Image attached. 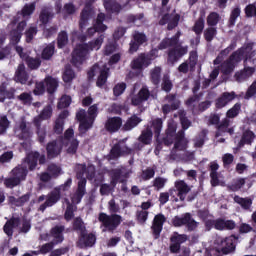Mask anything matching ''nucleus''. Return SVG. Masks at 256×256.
<instances>
[{"mask_svg":"<svg viewBox=\"0 0 256 256\" xmlns=\"http://www.w3.org/2000/svg\"><path fill=\"white\" fill-rule=\"evenodd\" d=\"M244 60V69L235 74V79L238 83H243V81H247L250 77H253L256 69L253 66H249V63L255 64V51H253V44H248L246 47L241 48L236 51L230 58L221 65V71L225 75L231 73L235 69V64L239 63L241 59Z\"/></svg>","mask_w":256,"mask_h":256,"instance_id":"obj_1","label":"nucleus"},{"mask_svg":"<svg viewBox=\"0 0 256 256\" xmlns=\"http://www.w3.org/2000/svg\"><path fill=\"white\" fill-rule=\"evenodd\" d=\"M177 123L173 119L168 121V128L166 130V138L164 139V143L166 145H171L173 141L174 148L170 153V159L173 161H179L182 159L183 161H191L193 159V153H190L189 156H185V149H187V138H185V132L180 131L177 134Z\"/></svg>","mask_w":256,"mask_h":256,"instance_id":"obj_2","label":"nucleus"},{"mask_svg":"<svg viewBox=\"0 0 256 256\" xmlns=\"http://www.w3.org/2000/svg\"><path fill=\"white\" fill-rule=\"evenodd\" d=\"M65 147L67 153L74 155L77 153V149L79 147V140L75 138V131L69 128L64 133V138L51 142L47 145V153L49 159H53V157H57L61 153V149Z\"/></svg>","mask_w":256,"mask_h":256,"instance_id":"obj_3","label":"nucleus"},{"mask_svg":"<svg viewBox=\"0 0 256 256\" xmlns=\"http://www.w3.org/2000/svg\"><path fill=\"white\" fill-rule=\"evenodd\" d=\"M105 36L100 35L95 40H92L88 44H79L75 47L72 53V63L75 67H79L85 63L87 57H89V53L91 51H99L101 49V45H103V41Z\"/></svg>","mask_w":256,"mask_h":256,"instance_id":"obj_4","label":"nucleus"},{"mask_svg":"<svg viewBox=\"0 0 256 256\" xmlns=\"http://www.w3.org/2000/svg\"><path fill=\"white\" fill-rule=\"evenodd\" d=\"M35 12V3L26 4L23 8L21 13H18L13 20V25H17V29L13 30L10 34V41L13 45L19 43L21 41V35L27 27V22L25 19H29L31 15Z\"/></svg>","mask_w":256,"mask_h":256,"instance_id":"obj_5","label":"nucleus"},{"mask_svg":"<svg viewBox=\"0 0 256 256\" xmlns=\"http://www.w3.org/2000/svg\"><path fill=\"white\" fill-rule=\"evenodd\" d=\"M87 173L88 179H93V175H95V166L90 165L88 168H85V165L79 164L76 166V175L78 181V189L76 193L72 196V203L77 205L81 203V199H83V195H85V185H87V180L83 178V175Z\"/></svg>","mask_w":256,"mask_h":256,"instance_id":"obj_6","label":"nucleus"},{"mask_svg":"<svg viewBox=\"0 0 256 256\" xmlns=\"http://www.w3.org/2000/svg\"><path fill=\"white\" fill-rule=\"evenodd\" d=\"M98 113H99V107L97 106V104H94L89 107L88 115L84 109H81L77 112L76 118L80 122V126H79L80 133H87L88 129H91V127H93V123L97 118Z\"/></svg>","mask_w":256,"mask_h":256,"instance_id":"obj_7","label":"nucleus"},{"mask_svg":"<svg viewBox=\"0 0 256 256\" xmlns=\"http://www.w3.org/2000/svg\"><path fill=\"white\" fill-rule=\"evenodd\" d=\"M179 37H181V32H178L172 39H165L159 45V49H167V47H174L168 54V61L170 63H175L179 57H183L187 53V47H181L177 45L179 43Z\"/></svg>","mask_w":256,"mask_h":256,"instance_id":"obj_8","label":"nucleus"},{"mask_svg":"<svg viewBox=\"0 0 256 256\" xmlns=\"http://www.w3.org/2000/svg\"><path fill=\"white\" fill-rule=\"evenodd\" d=\"M63 231H65L63 226H56L52 229L50 236L47 234L46 236H43V234L40 235V239L51 242L42 245L39 249V253H41V255H47V253H49L55 247V245H58V243H63Z\"/></svg>","mask_w":256,"mask_h":256,"instance_id":"obj_9","label":"nucleus"},{"mask_svg":"<svg viewBox=\"0 0 256 256\" xmlns=\"http://www.w3.org/2000/svg\"><path fill=\"white\" fill-rule=\"evenodd\" d=\"M93 77H98L96 82L97 87H103L109 77L107 64L103 62L95 64L88 72V78L93 79Z\"/></svg>","mask_w":256,"mask_h":256,"instance_id":"obj_10","label":"nucleus"},{"mask_svg":"<svg viewBox=\"0 0 256 256\" xmlns=\"http://www.w3.org/2000/svg\"><path fill=\"white\" fill-rule=\"evenodd\" d=\"M71 183H73V180L69 178L62 186L59 187L58 190H54L48 194L45 203L39 208L40 211H45L47 207H53V205H55V203L61 199V193H63V191H68V189L71 187Z\"/></svg>","mask_w":256,"mask_h":256,"instance_id":"obj_11","label":"nucleus"},{"mask_svg":"<svg viewBox=\"0 0 256 256\" xmlns=\"http://www.w3.org/2000/svg\"><path fill=\"white\" fill-rule=\"evenodd\" d=\"M25 177H27V168L18 166L11 171V177L4 180V185L8 189H13V187H17L21 181H25Z\"/></svg>","mask_w":256,"mask_h":256,"instance_id":"obj_12","label":"nucleus"},{"mask_svg":"<svg viewBox=\"0 0 256 256\" xmlns=\"http://www.w3.org/2000/svg\"><path fill=\"white\" fill-rule=\"evenodd\" d=\"M99 221L108 231H115V229H117L121 224L122 219L121 216L117 214L109 216L105 213H100Z\"/></svg>","mask_w":256,"mask_h":256,"instance_id":"obj_13","label":"nucleus"},{"mask_svg":"<svg viewBox=\"0 0 256 256\" xmlns=\"http://www.w3.org/2000/svg\"><path fill=\"white\" fill-rule=\"evenodd\" d=\"M157 49H154L150 52L149 55L141 54L137 59L132 62V69H145L151 65V61L157 56Z\"/></svg>","mask_w":256,"mask_h":256,"instance_id":"obj_14","label":"nucleus"},{"mask_svg":"<svg viewBox=\"0 0 256 256\" xmlns=\"http://www.w3.org/2000/svg\"><path fill=\"white\" fill-rule=\"evenodd\" d=\"M15 135L18 139L29 141V139L33 137V130H31V127L27 126V122H25V120H21L16 123Z\"/></svg>","mask_w":256,"mask_h":256,"instance_id":"obj_15","label":"nucleus"},{"mask_svg":"<svg viewBox=\"0 0 256 256\" xmlns=\"http://www.w3.org/2000/svg\"><path fill=\"white\" fill-rule=\"evenodd\" d=\"M149 97H151L149 88H147L146 86H143L137 94H132L130 96V99H131L132 105L137 107L139 105H143V103H145V101H147Z\"/></svg>","mask_w":256,"mask_h":256,"instance_id":"obj_16","label":"nucleus"},{"mask_svg":"<svg viewBox=\"0 0 256 256\" xmlns=\"http://www.w3.org/2000/svg\"><path fill=\"white\" fill-rule=\"evenodd\" d=\"M216 243L220 246L222 253L225 255L235 251V236H229L225 239L219 237L217 238Z\"/></svg>","mask_w":256,"mask_h":256,"instance_id":"obj_17","label":"nucleus"},{"mask_svg":"<svg viewBox=\"0 0 256 256\" xmlns=\"http://www.w3.org/2000/svg\"><path fill=\"white\" fill-rule=\"evenodd\" d=\"M37 161H39L40 165H43V163H45V155H40L37 152H31L27 155L23 165L24 167L28 165L30 171H33V169L37 167Z\"/></svg>","mask_w":256,"mask_h":256,"instance_id":"obj_18","label":"nucleus"},{"mask_svg":"<svg viewBox=\"0 0 256 256\" xmlns=\"http://www.w3.org/2000/svg\"><path fill=\"white\" fill-rule=\"evenodd\" d=\"M211 225H214L215 229H217L218 231H223L225 229L232 230L236 226L235 221L223 220V219H218V220H215L214 222L212 221L206 222V227L208 230L211 229Z\"/></svg>","mask_w":256,"mask_h":256,"instance_id":"obj_19","label":"nucleus"},{"mask_svg":"<svg viewBox=\"0 0 256 256\" xmlns=\"http://www.w3.org/2000/svg\"><path fill=\"white\" fill-rule=\"evenodd\" d=\"M103 21H105V14H98L93 27L88 29V35L90 37H93L97 32L103 33V31H107V25L103 24Z\"/></svg>","mask_w":256,"mask_h":256,"instance_id":"obj_20","label":"nucleus"},{"mask_svg":"<svg viewBox=\"0 0 256 256\" xmlns=\"http://www.w3.org/2000/svg\"><path fill=\"white\" fill-rule=\"evenodd\" d=\"M125 153H131V150L125 145V140H122L111 149L110 157L111 159H117V157H121Z\"/></svg>","mask_w":256,"mask_h":256,"instance_id":"obj_21","label":"nucleus"},{"mask_svg":"<svg viewBox=\"0 0 256 256\" xmlns=\"http://www.w3.org/2000/svg\"><path fill=\"white\" fill-rule=\"evenodd\" d=\"M16 51L18 55H20L21 59L27 61L30 69H37L41 65V60L39 58H29L27 54L23 53V48L21 46H16Z\"/></svg>","mask_w":256,"mask_h":256,"instance_id":"obj_22","label":"nucleus"},{"mask_svg":"<svg viewBox=\"0 0 256 256\" xmlns=\"http://www.w3.org/2000/svg\"><path fill=\"white\" fill-rule=\"evenodd\" d=\"M163 223H165V216L163 214H158L154 217L152 231L155 235V239H157L161 231H163Z\"/></svg>","mask_w":256,"mask_h":256,"instance_id":"obj_23","label":"nucleus"},{"mask_svg":"<svg viewBox=\"0 0 256 256\" xmlns=\"http://www.w3.org/2000/svg\"><path fill=\"white\" fill-rule=\"evenodd\" d=\"M166 101H168L169 104H164L162 106V111L164 115H167V113H171V111L179 109V100L175 99V95H168L166 97Z\"/></svg>","mask_w":256,"mask_h":256,"instance_id":"obj_24","label":"nucleus"},{"mask_svg":"<svg viewBox=\"0 0 256 256\" xmlns=\"http://www.w3.org/2000/svg\"><path fill=\"white\" fill-rule=\"evenodd\" d=\"M237 95H235V92H225L216 100V107L217 109H223L228 103H231L233 99H235Z\"/></svg>","mask_w":256,"mask_h":256,"instance_id":"obj_25","label":"nucleus"},{"mask_svg":"<svg viewBox=\"0 0 256 256\" xmlns=\"http://www.w3.org/2000/svg\"><path fill=\"white\" fill-rule=\"evenodd\" d=\"M53 115V108L51 105H47L41 112L40 115L36 116L33 119V123L35 127H39L41 125V122L45 119H51V116Z\"/></svg>","mask_w":256,"mask_h":256,"instance_id":"obj_26","label":"nucleus"},{"mask_svg":"<svg viewBox=\"0 0 256 256\" xmlns=\"http://www.w3.org/2000/svg\"><path fill=\"white\" fill-rule=\"evenodd\" d=\"M133 38L134 42L130 43V53H135L139 49V45H143L147 41V36L139 32H135Z\"/></svg>","mask_w":256,"mask_h":256,"instance_id":"obj_27","label":"nucleus"},{"mask_svg":"<svg viewBox=\"0 0 256 256\" xmlns=\"http://www.w3.org/2000/svg\"><path fill=\"white\" fill-rule=\"evenodd\" d=\"M175 187L178 191V197L181 201L185 200V197L187 196V193L191 191V187L185 183L183 180H179L175 182Z\"/></svg>","mask_w":256,"mask_h":256,"instance_id":"obj_28","label":"nucleus"},{"mask_svg":"<svg viewBox=\"0 0 256 256\" xmlns=\"http://www.w3.org/2000/svg\"><path fill=\"white\" fill-rule=\"evenodd\" d=\"M166 23H168L169 30L175 29V27L179 23V15H177V14L165 15L160 20V25H166Z\"/></svg>","mask_w":256,"mask_h":256,"instance_id":"obj_29","label":"nucleus"},{"mask_svg":"<svg viewBox=\"0 0 256 256\" xmlns=\"http://www.w3.org/2000/svg\"><path fill=\"white\" fill-rule=\"evenodd\" d=\"M123 125V121L119 117L109 118L106 122V129L111 133H115V131H119Z\"/></svg>","mask_w":256,"mask_h":256,"instance_id":"obj_30","label":"nucleus"},{"mask_svg":"<svg viewBox=\"0 0 256 256\" xmlns=\"http://www.w3.org/2000/svg\"><path fill=\"white\" fill-rule=\"evenodd\" d=\"M95 235L93 234H83L78 242L79 247H93L95 245Z\"/></svg>","mask_w":256,"mask_h":256,"instance_id":"obj_31","label":"nucleus"},{"mask_svg":"<svg viewBox=\"0 0 256 256\" xmlns=\"http://www.w3.org/2000/svg\"><path fill=\"white\" fill-rule=\"evenodd\" d=\"M15 79L18 81V83H21L22 85H25L27 83V79H29V76L27 75V72H25V65L20 64L16 70Z\"/></svg>","mask_w":256,"mask_h":256,"instance_id":"obj_32","label":"nucleus"},{"mask_svg":"<svg viewBox=\"0 0 256 256\" xmlns=\"http://www.w3.org/2000/svg\"><path fill=\"white\" fill-rule=\"evenodd\" d=\"M229 123V118H226L222 121L216 133V139H219V137L223 136V133H229L230 135H233V128H229Z\"/></svg>","mask_w":256,"mask_h":256,"instance_id":"obj_33","label":"nucleus"},{"mask_svg":"<svg viewBox=\"0 0 256 256\" xmlns=\"http://www.w3.org/2000/svg\"><path fill=\"white\" fill-rule=\"evenodd\" d=\"M44 85L49 93H55L59 87V80L53 77H46L44 80Z\"/></svg>","mask_w":256,"mask_h":256,"instance_id":"obj_34","label":"nucleus"},{"mask_svg":"<svg viewBox=\"0 0 256 256\" xmlns=\"http://www.w3.org/2000/svg\"><path fill=\"white\" fill-rule=\"evenodd\" d=\"M153 139V131L151 128H147L146 130L142 131V134L139 136L138 140L143 145H150Z\"/></svg>","mask_w":256,"mask_h":256,"instance_id":"obj_35","label":"nucleus"},{"mask_svg":"<svg viewBox=\"0 0 256 256\" xmlns=\"http://www.w3.org/2000/svg\"><path fill=\"white\" fill-rule=\"evenodd\" d=\"M17 225H19V219L17 218L7 221L4 225V233H6L8 237H13V229H15Z\"/></svg>","mask_w":256,"mask_h":256,"instance_id":"obj_36","label":"nucleus"},{"mask_svg":"<svg viewBox=\"0 0 256 256\" xmlns=\"http://www.w3.org/2000/svg\"><path fill=\"white\" fill-rule=\"evenodd\" d=\"M104 7L106 11L111 13H119L121 11V5L115 2V0H104Z\"/></svg>","mask_w":256,"mask_h":256,"instance_id":"obj_37","label":"nucleus"},{"mask_svg":"<svg viewBox=\"0 0 256 256\" xmlns=\"http://www.w3.org/2000/svg\"><path fill=\"white\" fill-rule=\"evenodd\" d=\"M141 121V118L137 117L136 115L132 116L124 125L125 131H131V129H135V127H137Z\"/></svg>","mask_w":256,"mask_h":256,"instance_id":"obj_38","label":"nucleus"},{"mask_svg":"<svg viewBox=\"0 0 256 256\" xmlns=\"http://www.w3.org/2000/svg\"><path fill=\"white\" fill-rule=\"evenodd\" d=\"M152 129L156 139H159L161 131L163 130V120L161 118H156L152 121Z\"/></svg>","mask_w":256,"mask_h":256,"instance_id":"obj_39","label":"nucleus"},{"mask_svg":"<svg viewBox=\"0 0 256 256\" xmlns=\"http://www.w3.org/2000/svg\"><path fill=\"white\" fill-rule=\"evenodd\" d=\"M253 139H255V134H253L252 131H245L242 135L239 147H243V145H251V143H253Z\"/></svg>","mask_w":256,"mask_h":256,"instance_id":"obj_40","label":"nucleus"},{"mask_svg":"<svg viewBox=\"0 0 256 256\" xmlns=\"http://www.w3.org/2000/svg\"><path fill=\"white\" fill-rule=\"evenodd\" d=\"M27 201H29V194H26L18 199L13 196L9 197V203H11V205H15L16 207H21L25 205Z\"/></svg>","mask_w":256,"mask_h":256,"instance_id":"obj_41","label":"nucleus"},{"mask_svg":"<svg viewBox=\"0 0 256 256\" xmlns=\"http://www.w3.org/2000/svg\"><path fill=\"white\" fill-rule=\"evenodd\" d=\"M235 203H238V205L242 206V209H250L251 205H253V200L250 198H241L239 196L234 197Z\"/></svg>","mask_w":256,"mask_h":256,"instance_id":"obj_42","label":"nucleus"},{"mask_svg":"<svg viewBox=\"0 0 256 256\" xmlns=\"http://www.w3.org/2000/svg\"><path fill=\"white\" fill-rule=\"evenodd\" d=\"M62 79L64 83H71L75 79V72L71 69V66H66Z\"/></svg>","mask_w":256,"mask_h":256,"instance_id":"obj_43","label":"nucleus"},{"mask_svg":"<svg viewBox=\"0 0 256 256\" xmlns=\"http://www.w3.org/2000/svg\"><path fill=\"white\" fill-rule=\"evenodd\" d=\"M53 17V13H51V10L49 8H43L40 13V21L43 25H47L49 23V19Z\"/></svg>","mask_w":256,"mask_h":256,"instance_id":"obj_44","label":"nucleus"},{"mask_svg":"<svg viewBox=\"0 0 256 256\" xmlns=\"http://www.w3.org/2000/svg\"><path fill=\"white\" fill-rule=\"evenodd\" d=\"M89 6L86 5V8L82 11L81 19H80V29H84L87 27V22L89 21V17H91V11H88Z\"/></svg>","mask_w":256,"mask_h":256,"instance_id":"obj_45","label":"nucleus"},{"mask_svg":"<svg viewBox=\"0 0 256 256\" xmlns=\"http://www.w3.org/2000/svg\"><path fill=\"white\" fill-rule=\"evenodd\" d=\"M210 177L212 187H217L219 185H221L222 187L225 186V181L221 179V176H219L217 172H210Z\"/></svg>","mask_w":256,"mask_h":256,"instance_id":"obj_46","label":"nucleus"},{"mask_svg":"<svg viewBox=\"0 0 256 256\" xmlns=\"http://www.w3.org/2000/svg\"><path fill=\"white\" fill-rule=\"evenodd\" d=\"M189 221V213H186L184 217L175 216L172 219V223L174 227H181L182 225H187Z\"/></svg>","mask_w":256,"mask_h":256,"instance_id":"obj_47","label":"nucleus"},{"mask_svg":"<svg viewBox=\"0 0 256 256\" xmlns=\"http://www.w3.org/2000/svg\"><path fill=\"white\" fill-rule=\"evenodd\" d=\"M55 53V44H49L42 51V59H51Z\"/></svg>","mask_w":256,"mask_h":256,"instance_id":"obj_48","label":"nucleus"},{"mask_svg":"<svg viewBox=\"0 0 256 256\" xmlns=\"http://www.w3.org/2000/svg\"><path fill=\"white\" fill-rule=\"evenodd\" d=\"M203 29H205V19L200 17L194 24L193 31L196 35H201L203 33Z\"/></svg>","mask_w":256,"mask_h":256,"instance_id":"obj_49","label":"nucleus"},{"mask_svg":"<svg viewBox=\"0 0 256 256\" xmlns=\"http://www.w3.org/2000/svg\"><path fill=\"white\" fill-rule=\"evenodd\" d=\"M67 43H69V36L67 35V32H65V31L60 32L58 35L59 49H63V47H65V45H67Z\"/></svg>","mask_w":256,"mask_h":256,"instance_id":"obj_50","label":"nucleus"},{"mask_svg":"<svg viewBox=\"0 0 256 256\" xmlns=\"http://www.w3.org/2000/svg\"><path fill=\"white\" fill-rule=\"evenodd\" d=\"M239 111H241V103H236L231 109L227 111V118L233 119L239 115Z\"/></svg>","mask_w":256,"mask_h":256,"instance_id":"obj_51","label":"nucleus"},{"mask_svg":"<svg viewBox=\"0 0 256 256\" xmlns=\"http://www.w3.org/2000/svg\"><path fill=\"white\" fill-rule=\"evenodd\" d=\"M13 91H7L5 86H0V103H3L5 99H13Z\"/></svg>","mask_w":256,"mask_h":256,"instance_id":"obj_52","label":"nucleus"},{"mask_svg":"<svg viewBox=\"0 0 256 256\" xmlns=\"http://www.w3.org/2000/svg\"><path fill=\"white\" fill-rule=\"evenodd\" d=\"M170 241L171 243H178V245H181L182 243H185V241H187V235L175 232L170 238Z\"/></svg>","mask_w":256,"mask_h":256,"instance_id":"obj_53","label":"nucleus"},{"mask_svg":"<svg viewBox=\"0 0 256 256\" xmlns=\"http://www.w3.org/2000/svg\"><path fill=\"white\" fill-rule=\"evenodd\" d=\"M71 96L63 95L58 102V109H65L71 105Z\"/></svg>","mask_w":256,"mask_h":256,"instance_id":"obj_54","label":"nucleus"},{"mask_svg":"<svg viewBox=\"0 0 256 256\" xmlns=\"http://www.w3.org/2000/svg\"><path fill=\"white\" fill-rule=\"evenodd\" d=\"M160 78H161V68L156 67L151 71V80L154 83V85H159Z\"/></svg>","mask_w":256,"mask_h":256,"instance_id":"obj_55","label":"nucleus"},{"mask_svg":"<svg viewBox=\"0 0 256 256\" xmlns=\"http://www.w3.org/2000/svg\"><path fill=\"white\" fill-rule=\"evenodd\" d=\"M126 89H127V84L121 82L114 86L113 93L115 97H119L120 95H123V93H125Z\"/></svg>","mask_w":256,"mask_h":256,"instance_id":"obj_56","label":"nucleus"},{"mask_svg":"<svg viewBox=\"0 0 256 256\" xmlns=\"http://www.w3.org/2000/svg\"><path fill=\"white\" fill-rule=\"evenodd\" d=\"M36 129H37L38 141L40 143H45V137L47 135V129L45 128V126L41 127V124L36 126Z\"/></svg>","mask_w":256,"mask_h":256,"instance_id":"obj_57","label":"nucleus"},{"mask_svg":"<svg viewBox=\"0 0 256 256\" xmlns=\"http://www.w3.org/2000/svg\"><path fill=\"white\" fill-rule=\"evenodd\" d=\"M243 185H245V178H237L233 180L232 184L230 185V189L232 191H239Z\"/></svg>","mask_w":256,"mask_h":256,"instance_id":"obj_58","label":"nucleus"},{"mask_svg":"<svg viewBox=\"0 0 256 256\" xmlns=\"http://www.w3.org/2000/svg\"><path fill=\"white\" fill-rule=\"evenodd\" d=\"M219 23V14L212 12L211 14H209V16L207 17V24L210 27H215V25H217Z\"/></svg>","mask_w":256,"mask_h":256,"instance_id":"obj_59","label":"nucleus"},{"mask_svg":"<svg viewBox=\"0 0 256 256\" xmlns=\"http://www.w3.org/2000/svg\"><path fill=\"white\" fill-rule=\"evenodd\" d=\"M45 81L36 82L35 88H34V95H43L45 93Z\"/></svg>","mask_w":256,"mask_h":256,"instance_id":"obj_60","label":"nucleus"},{"mask_svg":"<svg viewBox=\"0 0 256 256\" xmlns=\"http://www.w3.org/2000/svg\"><path fill=\"white\" fill-rule=\"evenodd\" d=\"M215 35H217V29L215 28H207L204 31L206 41H213V39H215Z\"/></svg>","mask_w":256,"mask_h":256,"instance_id":"obj_61","label":"nucleus"},{"mask_svg":"<svg viewBox=\"0 0 256 256\" xmlns=\"http://www.w3.org/2000/svg\"><path fill=\"white\" fill-rule=\"evenodd\" d=\"M48 172L50 173V175H52V178L59 177V174L61 173V167L55 164H51L48 167Z\"/></svg>","mask_w":256,"mask_h":256,"instance_id":"obj_62","label":"nucleus"},{"mask_svg":"<svg viewBox=\"0 0 256 256\" xmlns=\"http://www.w3.org/2000/svg\"><path fill=\"white\" fill-rule=\"evenodd\" d=\"M77 11V7L73 3H67L64 5L63 12L65 15H73Z\"/></svg>","mask_w":256,"mask_h":256,"instance_id":"obj_63","label":"nucleus"},{"mask_svg":"<svg viewBox=\"0 0 256 256\" xmlns=\"http://www.w3.org/2000/svg\"><path fill=\"white\" fill-rule=\"evenodd\" d=\"M246 17H256V5L250 4L245 8Z\"/></svg>","mask_w":256,"mask_h":256,"instance_id":"obj_64","label":"nucleus"}]
</instances>
